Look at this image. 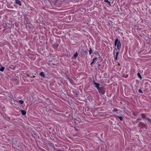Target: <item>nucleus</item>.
Returning a JSON list of instances; mask_svg holds the SVG:
<instances>
[{"label":"nucleus","mask_w":151,"mask_h":151,"mask_svg":"<svg viewBox=\"0 0 151 151\" xmlns=\"http://www.w3.org/2000/svg\"><path fill=\"white\" fill-rule=\"evenodd\" d=\"M118 117L120 119L121 121H122V117L121 116H118Z\"/></svg>","instance_id":"2eb2a0df"},{"label":"nucleus","mask_w":151,"mask_h":151,"mask_svg":"<svg viewBox=\"0 0 151 151\" xmlns=\"http://www.w3.org/2000/svg\"><path fill=\"white\" fill-rule=\"evenodd\" d=\"M40 76L43 77H45L44 73L43 72H41L40 74Z\"/></svg>","instance_id":"39448f33"},{"label":"nucleus","mask_w":151,"mask_h":151,"mask_svg":"<svg viewBox=\"0 0 151 151\" xmlns=\"http://www.w3.org/2000/svg\"><path fill=\"white\" fill-rule=\"evenodd\" d=\"M22 114L23 115H25L26 114V112L24 110H22L21 111Z\"/></svg>","instance_id":"0eeeda50"},{"label":"nucleus","mask_w":151,"mask_h":151,"mask_svg":"<svg viewBox=\"0 0 151 151\" xmlns=\"http://www.w3.org/2000/svg\"><path fill=\"white\" fill-rule=\"evenodd\" d=\"M137 75L138 77H139V78H140L141 79L142 77H141V76L140 75V74L139 73H138L137 74Z\"/></svg>","instance_id":"9d476101"},{"label":"nucleus","mask_w":151,"mask_h":151,"mask_svg":"<svg viewBox=\"0 0 151 151\" xmlns=\"http://www.w3.org/2000/svg\"><path fill=\"white\" fill-rule=\"evenodd\" d=\"M116 52V55H115L118 56V54H119V51Z\"/></svg>","instance_id":"a211bd4d"},{"label":"nucleus","mask_w":151,"mask_h":151,"mask_svg":"<svg viewBox=\"0 0 151 151\" xmlns=\"http://www.w3.org/2000/svg\"><path fill=\"white\" fill-rule=\"evenodd\" d=\"M93 84L95 86V87H96L98 90H99L100 86L99 84L96 83L94 82V81H93Z\"/></svg>","instance_id":"f03ea898"},{"label":"nucleus","mask_w":151,"mask_h":151,"mask_svg":"<svg viewBox=\"0 0 151 151\" xmlns=\"http://www.w3.org/2000/svg\"><path fill=\"white\" fill-rule=\"evenodd\" d=\"M104 1L105 2L108 3L109 5H110V2L108 0H105Z\"/></svg>","instance_id":"9b49d317"},{"label":"nucleus","mask_w":151,"mask_h":151,"mask_svg":"<svg viewBox=\"0 0 151 151\" xmlns=\"http://www.w3.org/2000/svg\"><path fill=\"white\" fill-rule=\"evenodd\" d=\"M147 120L148 121H149V122L151 123V119H147Z\"/></svg>","instance_id":"f3484780"},{"label":"nucleus","mask_w":151,"mask_h":151,"mask_svg":"<svg viewBox=\"0 0 151 151\" xmlns=\"http://www.w3.org/2000/svg\"><path fill=\"white\" fill-rule=\"evenodd\" d=\"M5 68L4 67H2L0 69V70L2 72H3L4 71V69Z\"/></svg>","instance_id":"1a4fd4ad"},{"label":"nucleus","mask_w":151,"mask_h":151,"mask_svg":"<svg viewBox=\"0 0 151 151\" xmlns=\"http://www.w3.org/2000/svg\"><path fill=\"white\" fill-rule=\"evenodd\" d=\"M138 91L140 93H142L143 92H142V90H141L140 89H139L138 90Z\"/></svg>","instance_id":"dca6fc26"},{"label":"nucleus","mask_w":151,"mask_h":151,"mask_svg":"<svg viewBox=\"0 0 151 151\" xmlns=\"http://www.w3.org/2000/svg\"><path fill=\"white\" fill-rule=\"evenodd\" d=\"M92 52V50L91 48H90V50L89 51V53L90 54H91Z\"/></svg>","instance_id":"4468645a"},{"label":"nucleus","mask_w":151,"mask_h":151,"mask_svg":"<svg viewBox=\"0 0 151 151\" xmlns=\"http://www.w3.org/2000/svg\"><path fill=\"white\" fill-rule=\"evenodd\" d=\"M78 54L77 52H76L73 55V57L74 58H76L78 56Z\"/></svg>","instance_id":"6e6552de"},{"label":"nucleus","mask_w":151,"mask_h":151,"mask_svg":"<svg viewBox=\"0 0 151 151\" xmlns=\"http://www.w3.org/2000/svg\"><path fill=\"white\" fill-rule=\"evenodd\" d=\"M15 3L20 6H21V3L19 0H15Z\"/></svg>","instance_id":"7ed1b4c3"},{"label":"nucleus","mask_w":151,"mask_h":151,"mask_svg":"<svg viewBox=\"0 0 151 151\" xmlns=\"http://www.w3.org/2000/svg\"><path fill=\"white\" fill-rule=\"evenodd\" d=\"M97 59V58H96H96H93V61L90 64V65H91L93 63H94V61Z\"/></svg>","instance_id":"20e7f679"},{"label":"nucleus","mask_w":151,"mask_h":151,"mask_svg":"<svg viewBox=\"0 0 151 151\" xmlns=\"http://www.w3.org/2000/svg\"><path fill=\"white\" fill-rule=\"evenodd\" d=\"M139 124H141V125H143V124L142 122H140L139 123Z\"/></svg>","instance_id":"6ab92c4d"},{"label":"nucleus","mask_w":151,"mask_h":151,"mask_svg":"<svg viewBox=\"0 0 151 151\" xmlns=\"http://www.w3.org/2000/svg\"><path fill=\"white\" fill-rule=\"evenodd\" d=\"M54 47L55 48H57L58 46V45L57 44H55V45H54Z\"/></svg>","instance_id":"f8f14e48"},{"label":"nucleus","mask_w":151,"mask_h":151,"mask_svg":"<svg viewBox=\"0 0 151 151\" xmlns=\"http://www.w3.org/2000/svg\"><path fill=\"white\" fill-rule=\"evenodd\" d=\"M114 57H115V58H114V60L115 61H116V60H117V56L116 55H115V53H114L115 52V50H114Z\"/></svg>","instance_id":"423d86ee"},{"label":"nucleus","mask_w":151,"mask_h":151,"mask_svg":"<svg viewBox=\"0 0 151 151\" xmlns=\"http://www.w3.org/2000/svg\"><path fill=\"white\" fill-rule=\"evenodd\" d=\"M19 102L21 104H23L24 103L23 101L22 100H20Z\"/></svg>","instance_id":"ddd939ff"},{"label":"nucleus","mask_w":151,"mask_h":151,"mask_svg":"<svg viewBox=\"0 0 151 151\" xmlns=\"http://www.w3.org/2000/svg\"><path fill=\"white\" fill-rule=\"evenodd\" d=\"M114 45L115 46H116L117 49L120 50L121 48V45L118 39H116L114 42Z\"/></svg>","instance_id":"f257e3e1"}]
</instances>
